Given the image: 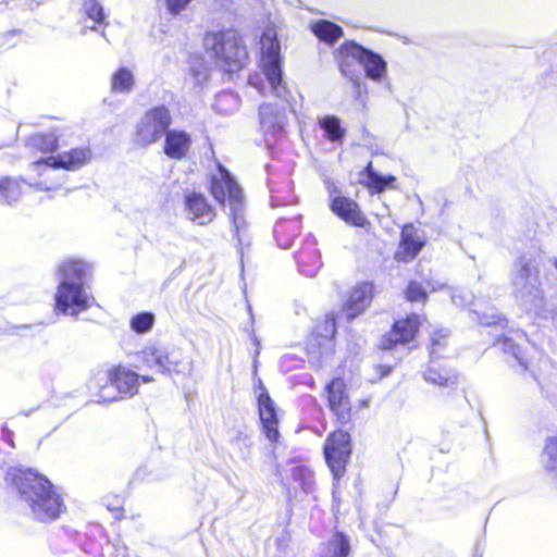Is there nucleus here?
Wrapping results in <instances>:
<instances>
[{
  "mask_svg": "<svg viewBox=\"0 0 557 557\" xmlns=\"http://www.w3.org/2000/svg\"><path fill=\"white\" fill-rule=\"evenodd\" d=\"M311 29L320 40L327 44H333L343 36L342 27L326 20L314 23Z\"/></svg>",
  "mask_w": 557,
  "mask_h": 557,
  "instance_id": "obj_29",
  "label": "nucleus"
},
{
  "mask_svg": "<svg viewBox=\"0 0 557 557\" xmlns=\"http://www.w3.org/2000/svg\"><path fill=\"white\" fill-rule=\"evenodd\" d=\"M327 400L331 410L337 417V420L345 424L350 419V401L345 391V383L337 377L326 385Z\"/></svg>",
  "mask_w": 557,
  "mask_h": 557,
  "instance_id": "obj_12",
  "label": "nucleus"
},
{
  "mask_svg": "<svg viewBox=\"0 0 557 557\" xmlns=\"http://www.w3.org/2000/svg\"><path fill=\"white\" fill-rule=\"evenodd\" d=\"M102 399H103V401H114V400H116V399H117V397H116V396H113V397H106V396H102Z\"/></svg>",
  "mask_w": 557,
  "mask_h": 557,
  "instance_id": "obj_51",
  "label": "nucleus"
},
{
  "mask_svg": "<svg viewBox=\"0 0 557 557\" xmlns=\"http://www.w3.org/2000/svg\"><path fill=\"white\" fill-rule=\"evenodd\" d=\"M90 159L91 151L89 148H74L70 151L59 153L58 156H50L46 159H40L36 162H33L32 166L37 169L40 165L46 164L52 169L62 168L67 171H75L88 163Z\"/></svg>",
  "mask_w": 557,
  "mask_h": 557,
  "instance_id": "obj_11",
  "label": "nucleus"
},
{
  "mask_svg": "<svg viewBox=\"0 0 557 557\" xmlns=\"http://www.w3.org/2000/svg\"><path fill=\"white\" fill-rule=\"evenodd\" d=\"M473 313L476 315L479 323L482 325L490 326V325H498L499 324L502 327L507 325V320L495 311H493L491 313H487V312L481 313V312L474 311Z\"/></svg>",
  "mask_w": 557,
  "mask_h": 557,
  "instance_id": "obj_41",
  "label": "nucleus"
},
{
  "mask_svg": "<svg viewBox=\"0 0 557 557\" xmlns=\"http://www.w3.org/2000/svg\"><path fill=\"white\" fill-rule=\"evenodd\" d=\"M5 481L16 488L23 508L34 520L51 522L65 511L62 495L39 472L33 469H10Z\"/></svg>",
  "mask_w": 557,
  "mask_h": 557,
  "instance_id": "obj_1",
  "label": "nucleus"
},
{
  "mask_svg": "<svg viewBox=\"0 0 557 557\" xmlns=\"http://www.w3.org/2000/svg\"><path fill=\"white\" fill-rule=\"evenodd\" d=\"M135 77L127 67H120L111 77V89L116 94H128L133 90Z\"/></svg>",
  "mask_w": 557,
  "mask_h": 557,
  "instance_id": "obj_30",
  "label": "nucleus"
},
{
  "mask_svg": "<svg viewBox=\"0 0 557 557\" xmlns=\"http://www.w3.org/2000/svg\"><path fill=\"white\" fill-rule=\"evenodd\" d=\"M351 454L350 436L347 432L331 433L324 444V456L335 479H339Z\"/></svg>",
  "mask_w": 557,
  "mask_h": 557,
  "instance_id": "obj_8",
  "label": "nucleus"
},
{
  "mask_svg": "<svg viewBox=\"0 0 557 557\" xmlns=\"http://www.w3.org/2000/svg\"><path fill=\"white\" fill-rule=\"evenodd\" d=\"M355 87V98L357 101H359L362 106L366 103L367 100V90L366 86L361 82L360 77H356L354 81H351Z\"/></svg>",
  "mask_w": 557,
  "mask_h": 557,
  "instance_id": "obj_45",
  "label": "nucleus"
},
{
  "mask_svg": "<svg viewBox=\"0 0 557 557\" xmlns=\"http://www.w3.org/2000/svg\"><path fill=\"white\" fill-rule=\"evenodd\" d=\"M453 301L457 304V296H453Z\"/></svg>",
  "mask_w": 557,
  "mask_h": 557,
  "instance_id": "obj_55",
  "label": "nucleus"
},
{
  "mask_svg": "<svg viewBox=\"0 0 557 557\" xmlns=\"http://www.w3.org/2000/svg\"><path fill=\"white\" fill-rule=\"evenodd\" d=\"M154 317L150 312H141L131 320V327L136 333L143 334L148 332L153 325Z\"/></svg>",
  "mask_w": 557,
  "mask_h": 557,
  "instance_id": "obj_37",
  "label": "nucleus"
},
{
  "mask_svg": "<svg viewBox=\"0 0 557 557\" xmlns=\"http://www.w3.org/2000/svg\"><path fill=\"white\" fill-rule=\"evenodd\" d=\"M208 52L223 62L228 72H236L245 64L248 53L242 39L233 32L209 33L203 39Z\"/></svg>",
  "mask_w": 557,
  "mask_h": 557,
  "instance_id": "obj_5",
  "label": "nucleus"
},
{
  "mask_svg": "<svg viewBox=\"0 0 557 557\" xmlns=\"http://www.w3.org/2000/svg\"><path fill=\"white\" fill-rule=\"evenodd\" d=\"M211 194L223 206L227 201L233 232L238 244L242 245L248 230L246 203L242 188L222 165H219V173L211 177Z\"/></svg>",
  "mask_w": 557,
  "mask_h": 557,
  "instance_id": "obj_4",
  "label": "nucleus"
},
{
  "mask_svg": "<svg viewBox=\"0 0 557 557\" xmlns=\"http://www.w3.org/2000/svg\"><path fill=\"white\" fill-rule=\"evenodd\" d=\"M2 438L9 443L12 447H14L13 441H12V432L5 426H2Z\"/></svg>",
  "mask_w": 557,
  "mask_h": 557,
  "instance_id": "obj_47",
  "label": "nucleus"
},
{
  "mask_svg": "<svg viewBox=\"0 0 557 557\" xmlns=\"http://www.w3.org/2000/svg\"><path fill=\"white\" fill-rule=\"evenodd\" d=\"M346 51L363 67L369 79L376 83H384L387 79V63L381 54L361 45L350 46Z\"/></svg>",
  "mask_w": 557,
  "mask_h": 557,
  "instance_id": "obj_9",
  "label": "nucleus"
},
{
  "mask_svg": "<svg viewBox=\"0 0 557 557\" xmlns=\"http://www.w3.org/2000/svg\"><path fill=\"white\" fill-rule=\"evenodd\" d=\"M420 324V317L414 313L406 319L396 321L392 330L382 336L379 346L382 349H393L398 344L405 345L410 343L414 338Z\"/></svg>",
  "mask_w": 557,
  "mask_h": 557,
  "instance_id": "obj_10",
  "label": "nucleus"
},
{
  "mask_svg": "<svg viewBox=\"0 0 557 557\" xmlns=\"http://www.w3.org/2000/svg\"><path fill=\"white\" fill-rule=\"evenodd\" d=\"M108 381L122 397H132L138 392L139 375L123 366H117L108 371Z\"/></svg>",
  "mask_w": 557,
  "mask_h": 557,
  "instance_id": "obj_13",
  "label": "nucleus"
},
{
  "mask_svg": "<svg viewBox=\"0 0 557 557\" xmlns=\"http://www.w3.org/2000/svg\"><path fill=\"white\" fill-rule=\"evenodd\" d=\"M272 205H273V206H278L280 203H277V202L275 201V199L273 198V199H272Z\"/></svg>",
  "mask_w": 557,
  "mask_h": 557,
  "instance_id": "obj_54",
  "label": "nucleus"
},
{
  "mask_svg": "<svg viewBox=\"0 0 557 557\" xmlns=\"http://www.w3.org/2000/svg\"><path fill=\"white\" fill-rule=\"evenodd\" d=\"M424 243L417 237L412 230L406 226L401 232L399 248L396 251V259L398 261L408 262L417 257Z\"/></svg>",
  "mask_w": 557,
  "mask_h": 557,
  "instance_id": "obj_24",
  "label": "nucleus"
},
{
  "mask_svg": "<svg viewBox=\"0 0 557 557\" xmlns=\"http://www.w3.org/2000/svg\"><path fill=\"white\" fill-rule=\"evenodd\" d=\"M406 298L409 301H425L426 292L417 282H410L406 289Z\"/></svg>",
  "mask_w": 557,
  "mask_h": 557,
  "instance_id": "obj_42",
  "label": "nucleus"
},
{
  "mask_svg": "<svg viewBox=\"0 0 557 557\" xmlns=\"http://www.w3.org/2000/svg\"><path fill=\"white\" fill-rule=\"evenodd\" d=\"M139 380H141L144 383H150L153 381V377L148 375H139Z\"/></svg>",
  "mask_w": 557,
  "mask_h": 557,
  "instance_id": "obj_49",
  "label": "nucleus"
},
{
  "mask_svg": "<svg viewBox=\"0 0 557 557\" xmlns=\"http://www.w3.org/2000/svg\"><path fill=\"white\" fill-rule=\"evenodd\" d=\"M372 289L371 283H362L351 292L344 307L347 320L354 319L366 310L372 299Z\"/></svg>",
  "mask_w": 557,
  "mask_h": 557,
  "instance_id": "obj_18",
  "label": "nucleus"
},
{
  "mask_svg": "<svg viewBox=\"0 0 557 557\" xmlns=\"http://www.w3.org/2000/svg\"><path fill=\"white\" fill-rule=\"evenodd\" d=\"M287 473L304 493L310 494L314 491V474L310 468L304 465H292Z\"/></svg>",
  "mask_w": 557,
  "mask_h": 557,
  "instance_id": "obj_28",
  "label": "nucleus"
},
{
  "mask_svg": "<svg viewBox=\"0 0 557 557\" xmlns=\"http://www.w3.org/2000/svg\"><path fill=\"white\" fill-rule=\"evenodd\" d=\"M186 208L193 220H198L199 224H208L214 218L213 208L208 205L207 199L199 193H191L185 197Z\"/></svg>",
  "mask_w": 557,
  "mask_h": 557,
  "instance_id": "obj_21",
  "label": "nucleus"
},
{
  "mask_svg": "<svg viewBox=\"0 0 557 557\" xmlns=\"http://www.w3.org/2000/svg\"><path fill=\"white\" fill-rule=\"evenodd\" d=\"M213 107L216 111L227 114L238 107V97L232 91H223L216 96Z\"/></svg>",
  "mask_w": 557,
  "mask_h": 557,
  "instance_id": "obj_36",
  "label": "nucleus"
},
{
  "mask_svg": "<svg viewBox=\"0 0 557 557\" xmlns=\"http://www.w3.org/2000/svg\"><path fill=\"white\" fill-rule=\"evenodd\" d=\"M191 0H166V8L171 14H180Z\"/></svg>",
  "mask_w": 557,
  "mask_h": 557,
  "instance_id": "obj_46",
  "label": "nucleus"
},
{
  "mask_svg": "<svg viewBox=\"0 0 557 557\" xmlns=\"http://www.w3.org/2000/svg\"><path fill=\"white\" fill-rule=\"evenodd\" d=\"M331 210L346 223L351 225L362 226L364 223V218L362 216L358 205L347 197L333 196Z\"/></svg>",
  "mask_w": 557,
  "mask_h": 557,
  "instance_id": "obj_19",
  "label": "nucleus"
},
{
  "mask_svg": "<svg viewBox=\"0 0 557 557\" xmlns=\"http://www.w3.org/2000/svg\"><path fill=\"white\" fill-rule=\"evenodd\" d=\"M497 345L500 346L504 352L511 354L523 370H528V360L524 358L520 345L516 343L513 337L504 334L502 339H498Z\"/></svg>",
  "mask_w": 557,
  "mask_h": 557,
  "instance_id": "obj_34",
  "label": "nucleus"
},
{
  "mask_svg": "<svg viewBox=\"0 0 557 557\" xmlns=\"http://www.w3.org/2000/svg\"><path fill=\"white\" fill-rule=\"evenodd\" d=\"M261 389L262 391L258 396L260 421L262 423L263 431L267 437L271 442H276L280 436V433L277 430L275 404L271 399L269 393L263 386H261Z\"/></svg>",
  "mask_w": 557,
  "mask_h": 557,
  "instance_id": "obj_14",
  "label": "nucleus"
},
{
  "mask_svg": "<svg viewBox=\"0 0 557 557\" xmlns=\"http://www.w3.org/2000/svg\"><path fill=\"white\" fill-rule=\"evenodd\" d=\"M360 184L364 185L372 194H380L387 188H394L396 177L394 175H381L369 162L359 174Z\"/></svg>",
  "mask_w": 557,
  "mask_h": 557,
  "instance_id": "obj_20",
  "label": "nucleus"
},
{
  "mask_svg": "<svg viewBox=\"0 0 557 557\" xmlns=\"http://www.w3.org/2000/svg\"><path fill=\"white\" fill-rule=\"evenodd\" d=\"M424 380L441 387H453L458 383V374L455 370L442 367L432 360L423 371Z\"/></svg>",
  "mask_w": 557,
  "mask_h": 557,
  "instance_id": "obj_22",
  "label": "nucleus"
},
{
  "mask_svg": "<svg viewBox=\"0 0 557 557\" xmlns=\"http://www.w3.org/2000/svg\"><path fill=\"white\" fill-rule=\"evenodd\" d=\"M510 284L517 302L542 320L557 321V306L548 304L537 260L521 255L510 272Z\"/></svg>",
  "mask_w": 557,
  "mask_h": 557,
  "instance_id": "obj_2",
  "label": "nucleus"
},
{
  "mask_svg": "<svg viewBox=\"0 0 557 557\" xmlns=\"http://www.w3.org/2000/svg\"><path fill=\"white\" fill-rule=\"evenodd\" d=\"M550 262H552V264L554 265V268H555V269H556V271H557V257L552 258V259H550Z\"/></svg>",
  "mask_w": 557,
  "mask_h": 557,
  "instance_id": "obj_53",
  "label": "nucleus"
},
{
  "mask_svg": "<svg viewBox=\"0 0 557 557\" xmlns=\"http://www.w3.org/2000/svg\"><path fill=\"white\" fill-rule=\"evenodd\" d=\"M297 263L299 271L306 276L313 277L317 275L322 262L313 237H308L306 246L298 252Z\"/></svg>",
  "mask_w": 557,
  "mask_h": 557,
  "instance_id": "obj_17",
  "label": "nucleus"
},
{
  "mask_svg": "<svg viewBox=\"0 0 557 557\" xmlns=\"http://www.w3.org/2000/svg\"><path fill=\"white\" fill-rule=\"evenodd\" d=\"M159 346H147L137 354L138 359L148 368L159 366Z\"/></svg>",
  "mask_w": 557,
  "mask_h": 557,
  "instance_id": "obj_40",
  "label": "nucleus"
},
{
  "mask_svg": "<svg viewBox=\"0 0 557 557\" xmlns=\"http://www.w3.org/2000/svg\"><path fill=\"white\" fill-rule=\"evenodd\" d=\"M260 128L265 137H276L283 133L285 113L276 104L263 103L259 108Z\"/></svg>",
  "mask_w": 557,
  "mask_h": 557,
  "instance_id": "obj_15",
  "label": "nucleus"
},
{
  "mask_svg": "<svg viewBox=\"0 0 557 557\" xmlns=\"http://www.w3.org/2000/svg\"><path fill=\"white\" fill-rule=\"evenodd\" d=\"M159 370L161 373L177 372L176 367L183 361V352L175 346H159Z\"/></svg>",
  "mask_w": 557,
  "mask_h": 557,
  "instance_id": "obj_25",
  "label": "nucleus"
},
{
  "mask_svg": "<svg viewBox=\"0 0 557 557\" xmlns=\"http://www.w3.org/2000/svg\"><path fill=\"white\" fill-rule=\"evenodd\" d=\"M322 331L321 334L325 337H333L336 332V322L333 314H327L325 317V320L323 322V325L321 326Z\"/></svg>",
  "mask_w": 557,
  "mask_h": 557,
  "instance_id": "obj_44",
  "label": "nucleus"
},
{
  "mask_svg": "<svg viewBox=\"0 0 557 557\" xmlns=\"http://www.w3.org/2000/svg\"><path fill=\"white\" fill-rule=\"evenodd\" d=\"M350 541L343 532H336L323 545L320 557H348Z\"/></svg>",
  "mask_w": 557,
  "mask_h": 557,
  "instance_id": "obj_26",
  "label": "nucleus"
},
{
  "mask_svg": "<svg viewBox=\"0 0 557 557\" xmlns=\"http://www.w3.org/2000/svg\"><path fill=\"white\" fill-rule=\"evenodd\" d=\"M252 442L250 438L246 435H243L242 433L238 434V436L234 440V445H236L242 454L243 459H248L250 457V447Z\"/></svg>",
  "mask_w": 557,
  "mask_h": 557,
  "instance_id": "obj_43",
  "label": "nucleus"
},
{
  "mask_svg": "<svg viewBox=\"0 0 557 557\" xmlns=\"http://www.w3.org/2000/svg\"><path fill=\"white\" fill-rule=\"evenodd\" d=\"M321 128L325 132L331 141H338L345 135V129L341 126V121L335 115H326L320 121Z\"/></svg>",
  "mask_w": 557,
  "mask_h": 557,
  "instance_id": "obj_35",
  "label": "nucleus"
},
{
  "mask_svg": "<svg viewBox=\"0 0 557 557\" xmlns=\"http://www.w3.org/2000/svg\"><path fill=\"white\" fill-rule=\"evenodd\" d=\"M350 46H359L355 41H346L341 45V47L335 52V59L338 63L339 71L342 75L347 77L350 81H354L356 77H360L357 73V67L355 65L356 60L352 59L346 49Z\"/></svg>",
  "mask_w": 557,
  "mask_h": 557,
  "instance_id": "obj_27",
  "label": "nucleus"
},
{
  "mask_svg": "<svg viewBox=\"0 0 557 557\" xmlns=\"http://www.w3.org/2000/svg\"><path fill=\"white\" fill-rule=\"evenodd\" d=\"M90 271L91 265L82 260H67L60 264L54 296L58 313L77 317L94 305L95 298L86 287Z\"/></svg>",
  "mask_w": 557,
  "mask_h": 557,
  "instance_id": "obj_3",
  "label": "nucleus"
},
{
  "mask_svg": "<svg viewBox=\"0 0 557 557\" xmlns=\"http://www.w3.org/2000/svg\"><path fill=\"white\" fill-rule=\"evenodd\" d=\"M191 143L187 132L169 128L164 136L163 152L171 159L181 160L188 154Z\"/></svg>",
  "mask_w": 557,
  "mask_h": 557,
  "instance_id": "obj_16",
  "label": "nucleus"
},
{
  "mask_svg": "<svg viewBox=\"0 0 557 557\" xmlns=\"http://www.w3.org/2000/svg\"><path fill=\"white\" fill-rule=\"evenodd\" d=\"M542 462L545 471L557 482V437L546 440Z\"/></svg>",
  "mask_w": 557,
  "mask_h": 557,
  "instance_id": "obj_31",
  "label": "nucleus"
},
{
  "mask_svg": "<svg viewBox=\"0 0 557 557\" xmlns=\"http://www.w3.org/2000/svg\"><path fill=\"white\" fill-rule=\"evenodd\" d=\"M262 70L270 91L277 98L286 100L288 89L283 81L280 59V42L272 27L263 30L261 39Z\"/></svg>",
  "mask_w": 557,
  "mask_h": 557,
  "instance_id": "obj_6",
  "label": "nucleus"
},
{
  "mask_svg": "<svg viewBox=\"0 0 557 557\" xmlns=\"http://www.w3.org/2000/svg\"><path fill=\"white\" fill-rule=\"evenodd\" d=\"M301 232L300 215L290 219H280L274 226V236L278 246L289 248L293 238L297 237Z\"/></svg>",
  "mask_w": 557,
  "mask_h": 557,
  "instance_id": "obj_23",
  "label": "nucleus"
},
{
  "mask_svg": "<svg viewBox=\"0 0 557 557\" xmlns=\"http://www.w3.org/2000/svg\"><path fill=\"white\" fill-rule=\"evenodd\" d=\"M21 186L17 180L4 177L0 180V202L12 205L21 196Z\"/></svg>",
  "mask_w": 557,
  "mask_h": 557,
  "instance_id": "obj_32",
  "label": "nucleus"
},
{
  "mask_svg": "<svg viewBox=\"0 0 557 557\" xmlns=\"http://www.w3.org/2000/svg\"><path fill=\"white\" fill-rule=\"evenodd\" d=\"M448 332L446 330L435 331L431 336L430 355L432 358L441 356L446 347Z\"/></svg>",
  "mask_w": 557,
  "mask_h": 557,
  "instance_id": "obj_38",
  "label": "nucleus"
},
{
  "mask_svg": "<svg viewBox=\"0 0 557 557\" xmlns=\"http://www.w3.org/2000/svg\"><path fill=\"white\" fill-rule=\"evenodd\" d=\"M249 82H250V84H251V85H253V86H255V87H256V88H257L261 94H263V95L265 94V92H264V89H263V88H264L263 84L259 85V83H258L257 81H255L253 78H250V81H249Z\"/></svg>",
  "mask_w": 557,
  "mask_h": 557,
  "instance_id": "obj_48",
  "label": "nucleus"
},
{
  "mask_svg": "<svg viewBox=\"0 0 557 557\" xmlns=\"http://www.w3.org/2000/svg\"><path fill=\"white\" fill-rule=\"evenodd\" d=\"M329 191H330L331 196H333V194L337 193V187L332 186V188H331V186H329Z\"/></svg>",
  "mask_w": 557,
  "mask_h": 557,
  "instance_id": "obj_52",
  "label": "nucleus"
},
{
  "mask_svg": "<svg viewBox=\"0 0 557 557\" xmlns=\"http://www.w3.org/2000/svg\"><path fill=\"white\" fill-rule=\"evenodd\" d=\"M27 145L44 153L53 152L58 147V137L53 133L36 134L28 138Z\"/></svg>",
  "mask_w": 557,
  "mask_h": 557,
  "instance_id": "obj_33",
  "label": "nucleus"
},
{
  "mask_svg": "<svg viewBox=\"0 0 557 557\" xmlns=\"http://www.w3.org/2000/svg\"><path fill=\"white\" fill-rule=\"evenodd\" d=\"M0 3H5V0H0Z\"/></svg>",
  "mask_w": 557,
  "mask_h": 557,
  "instance_id": "obj_56",
  "label": "nucleus"
},
{
  "mask_svg": "<svg viewBox=\"0 0 557 557\" xmlns=\"http://www.w3.org/2000/svg\"><path fill=\"white\" fill-rule=\"evenodd\" d=\"M83 11L96 23H102L104 21V13L102 5L97 0H86L83 4Z\"/></svg>",
  "mask_w": 557,
  "mask_h": 557,
  "instance_id": "obj_39",
  "label": "nucleus"
},
{
  "mask_svg": "<svg viewBox=\"0 0 557 557\" xmlns=\"http://www.w3.org/2000/svg\"><path fill=\"white\" fill-rule=\"evenodd\" d=\"M515 336H516V338L523 339V338H525L527 335L523 331H516Z\"/></svg>",
  "mask_w": 557,
  "mask_h": 557,
  "instance_id": "obj_50",
  "label": "nucleus"
},
{
  "mask_svg": "<svg viewBox=\"0 0 557 557\" xmlns=\"http://www.w3.org/2000/svg\"><path fill=\"white\" fill-rule=\"evenodd\" d=\"M172 124V115L164 104L147 110L135 127L134 143L140 147H148L158 143Z\"/></svg>",
  "mask_w": 557,
  "mask_h": 557,
  "instance_id": "obj_7",
  "label": "nucleus"
}]
</instances>
